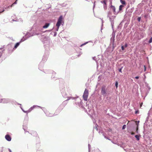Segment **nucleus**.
Returning <instances> with one entry per match:
<instances>
[{
	"mask_svg": "<svg viewBox=\"0 0 152 152\" xmlns=\"http://www.w3.org/2000/svg\"><path fill=\"white\" fill-rule=\"evenodd\" d=\"M116 18L115 16H112L109 17V20L111 23L112 28L113 30V27L114 26V20Z\"/></svg>",
	"mask_w": 152,
	"mask_h": 152,
	"instance_id": "obj_3",
	"label": "nucleus"
},
{
	"mask_svg": "<svg viewBox=\"0 0 152 152\" xmlns=\"http://www.w3.org/2000/svg\"><path fill=\"white\" fill-rule=\"evenodd\" d=\"M98 126L97 124H95V127H94V129H96V130L97 131L98 130V129L97 128Z\"/></svg>",
	"mask_w": 152,
	"mask_h": 152,
	"instance_id": "obj_23",
	"label": "nucleus"
},
{
	"mask_svg": "<svg viewBox=\"0 0 152 152\" xmlns=\"http://www.w3.org/2000/svg\"><path fill=\"white\" fill-rule=\"evenodd\" d=\"M35 107V105H34L32 107H30L29 109L27 110L28 113H29Z\"/></svg>",
	"mask_w": 152,
	"mask_h": 152,
	"instance_id": "obj_14",
	"label": "nucleus"
},
{
	"mask_svg": "<svg viewBox=\"0 0 152 152\" xmlns=\"http://www.w3.org/2000/svg\"><path fill=\"white\" fill-rule=\"evenodd\" d=\"M50 25V23H46L45 25L43 26V28H47Z\"/></svg>",
	"mask_w": 152,
	"mask_h": 152,
	"instance_id": "obj_12",
	"label": "nucleus"
},
{
	"mask_svg": "<svg viewBox=\"0 0 152 152\" xmlns=\"http://www.w3.org/2000/svg\"><path fill=\"white\" fill-rule=\"evenodd\" d=\"M70 98H72V99H74V98H73V97H69V99H68V100L70 99Z\"/></svg>",
	"mask_w": 152,
	"mask_h": 152,
	"instance_id": "obj_48",
	"label": "nucleus"
},
{
	"mask_svg": "<svg viewBox=\"0 0 152 152\" xmlns=\"http://www.w3.org/2000/svg\"><path fill=\"white\" fill-rule=\"evenodd\" d=\"M106 98H107V99L108 100H110L111 99V98L110 97H109V98H108V97H107Z\"/></svg>",
	"mask_w": 152,
	"mask_h": 152,
	"instance_id": "obj_46",
	"label": "nucleus"
},
{
	"mask_svg": "<svg viewBox=\"0 0 152 152\" xmlns=\"http://www.w3.org/2000/svg\"><path fill=\"white\" fill-rule=\"evenodd\" d=\"M112 0H109V1L110 2V4H112Z\"/></svg>",
	"mask_w": 152,
	"mask_h": 152,
	"instance_id": "obj_47",
	"label": "nucleus"
},
{
	"mask_svg": "<svg viewBox=\"0 0 152 152\" xmlns=\"http://www.w3.org/2000/svg\"><path fill=\"white\" fill-rule=\"evenodd\" d=\"M22 110V111L24 113H28V111H27H27H25L22 108V107H21Z\"/></svg>",
	"mask_w": 152,
	"mask_h": 152,
	"instance_id": "obj_38",
	"label": "nucleus"
},
{
	"mask_svg": "<svg viewBox=\"0 0 152 152\" xmlns=\"http://www.w3.org/2000/svg\"><path fill=\"white\" fill-rule=\"evenodd\" d=\"M20 104V108H21V104Z\"/></svg>",
	"mask_w": 152,
	"mask_h": 152,
	"instance_id": "obj_63",
	"label": "nucleus"
},
{
	"mask_svg": "<svg viewBox=\"0 0 152 152\" xmlns=\"http://www.w3.org/2000/svg\"><path fill=\"white\" fill-rule=\"evenodd\" d=\"M102 135L104 137V136H106L105 135V133L104 132H103V131H102Z\"/></svg>",
	"mask_w": 152,
	"mask_h": 152,
	"instance_id": "obj_41",
	"label": "nucleus"
},
{
	"mask_svg": "<svg viewBox=\"0 0 152 152\" xmlns=\"http://www.w3.org/2000/svg\"><path fill=\"white\" fill-rule=\"evenodd\" d=\"M135 137L136 138V139L137 141H138L139 140H140V136H139L137 135H136L135 136Z\"/></svg>",
	"mask_w": 152,
	"mask_h": 152,
	"instance_id": "obj_18",
	"label": "nucleus"
},
{
	"mask_svg": "<svg viewBox=\"0 0 152 152\" xmlns=\"http://www.w3.org/2000/svg\"><path fill=\"white\" fill-rule=\"evenodd\" d=\"M112 12L110 11H109L107 13V17L108 18L112 16Z\"/></svg>",
	"mask_w": 152,
	"mask_h": 152,
	"instance_id": "obj_16",
	"label": "nucleus"
},
{
	"mask_svg": "<svg viewBox=\"0 0 152 152\" xmlns=\"http://www.w3.org/2000/svg\"><path fill=\"white\" fill-rule=\"evenodd\" d=\"M106 88V86H102L101 88V94L104 96H105L107 94Z\"/></svg>",
	"mask_w": 152,
	"mask_h": 152,
	"instance_id": "obj_4",
	"label": "nucleus"
},
{
	"mask_svg": "<svg viewBox=\"0 0 152 152\" xmlns=\"http://www.w3.org/2000/svg\"><path fill=\"white\" fill-rule=\"evenodd\" d=\"M123 67L122 66L120 68H118V70L119 72H120L121 73H122V69H123Z\"/></svg>",
	"mask_w": 152,
	"mask_h": 152,
	"instance_id": "obj_21",
	"label": "nucleus"
},
{
	"mask_svg": "<svg viewBox=\"0 0 152 152\" xmlns=\"http://www.w3.org/2000/svg\"><path fill=\"white\" fill-rule=\"evenodd\" d=\"M122 4L125 5L126 4V1L123 0H120Z\"/></svg>",
	"mask_w": 152,
	"mask_h": 152,
	"instance_id": "obj_17",
	"label": "nucleus"
},
{
	"mask_svg": "<svg viewBox=\"0 0 152 152\" xmlns=\"http://www.w3.org/2000/svg\"><path fill=\"white\" fill-rule=\"evenodd\" d=\"M88 152H90V151L91 145L89 144H88Z\"/></svg>",
	"mask_w": 152,
	"mask_h": 152,
	"instance_id": "obj_32",
	"label": "nucleus"
},
{
	"mask_svg": "<svg viewBox=\"0 0 152 152\" xmlns=\"http://www.w3.org/2000/svg\"><path fill=\"white\" fill-rule=\"evenodd\" d=\"M57 26V28L56 29V30L55 31H58V29H59V27L60 26Z\"/></svg>",
	"mask_w": 152,
	"mask_h": 152,
	"instance_id": "obj_37",
	"label": "nucleus"
},
{
	"mask_svg": "<svg viewBox=\"0 0 152 152\" xmlns=\"http://www.w3.org/2000/svg\"><path fill=\"white\" fill-rule=\"evenodd\" d=\"M124 46V47L126 48L127 46V44H125Z\"/></svg>",
	"mask_w": 152,
	"mask_h": 152,
	"instance_id": "obj_45",
	"label": "nucleus"
},
{
	"mask_svg": "<svg viewBox=\"0 0 152 152\" xmlns=\"http://www.w3.org/2000/svg\"><path fill=\"white\" fill-rule=\"evenodd\" d=\"M23 129L25 132H26V131L27 130V127H24V126H23Z\"/></svg>",
	"mask_w": 152,
	"mask_h": 152,
	"instance_id": "obj_27",
	"label": "nucleus"
},
{
	"mask_svg": "<svg viewBox=\"0 0 152 152\" xmlns=\"http://www.w3.org/2000/svg\"><path fill=\"white\" fill-rule=\"evenodd\" d=\"M88 43V42H86V43H83V44H82V45H80V47H82V46L84 45H85L87 43Z\"/></svg>",
	"mask_w": 152,
	"mask_h": 152,
	"instance_id": "obj_40",
	"label": "nucleus"
},
{
	"mask_svg": "<svg viewBox=\"0 0 152 152\" xmlns=\"http://www.w3.org/2000/svg\"><path fill=\"white\" fill-rule=\"evenodd\" d=\"M124 46H122L121 47V48L122 50H124Z\"/></svg>",
	"mask_w": 152,
	"mask_h": 152,
	"instance_id": "obj_42",
	"label": "nucleus"
},
{
	"mask_svg": "<svg viewBox=\"0 0 152 152\" xmlns=\"http://www.w3.org/2000/svg\"><path fill=\"white\" fill-rule=\"evenodd\" d=\"M7 47L8 48H10V47H11V45L10 44L8 45H7Z\"/></svg>",
	"mask_w": 152,
	"mask_h": 152,
	"instance_id": "obj_49",
	"label": "nucleus"
},
{
	"mask_svg": "<svg viewBox=\"0 0 152 152\" xmlns=\"http://www.w3.org/2000/svg\"><path fill=\"white\" fill-rule=\"evenodd\" d=\"M56 35H57V33H56V32H55L54 33V34L53 36L54 37H55V36H56Z\"/></svg>",
	"mask_w": 152,
	"mask_h": 152,
	"instance_id": "obj_44",
	"label": "nucleus"
},
{
	"mask_svg": "<svg viewBox=\"0 0 152 152\" xmlns=\"http://www.w3.org/2000/svg\"><path fill=\"white\" fill-rule=\"evenodd\" d=\"M124 7V6L122 5H120L119 7V11H120L122 10V8Z\"/></svg>",
	"mask_w": 152,
	"mask_h": 152,
	"instance_id": "obj_20",
	"label": "nucleus"
},
{
	"mask_svg": "<svg viewBox=\"0 0 152 152\" xmlns=\"http://www.w3.org/2000/svg\"><path fill=\"white\" fill-rule=\"evenodd\" d=\"M135 78L136 79H138L139 78V76H136L135 77Z\"/></svg>",
	"mask_w": 152,
	"mask_h": 152,
	"instance_id": "obj_52",
	"label": "nucleus"
},
{
	"mask_svg": "<svg viewBox=\"0 0 152 152\" xmlns=\"http://www.w3.org/2000/svg\"><path fill=\"white\" fill-rule=\"evenodd\" d=\"M139 113V111L138 110H136L135 111V114H137L138 113Z\"/></svg>",
	"mask_w": 152,
	"mask_h": 152,
	"instance_id": "obj_43",
	"label": "nucleus"
},
{
	"mask_svg": "<svg viewBox=\"0 0 152 152\" xmlns=\"http://www.w3.org/2000/svg\"><path fill=\"white\" fill-rule=\"evenodd\" d=\"M5 138L8 141H10L11 140V137L8 134H7L5 135Z\"/></svg>",
	"mask_w": 152,
	"mask_h": 152,
	"instance_id": "obj_10",
	"label": "nucleus"
},
{
	"mask_svg": "<svg viewBox=\"0 0 152 152\" xmlns=\"http://www.w3.org/2000/svg\"><path fill=\"white\" fill-rule=\"evenodd\" d=\"M83 103L82 101H80V102L75 103V104L77 105L80 107L82 109H84V107L83 106Z\"/></svg>",
	"mask_w": 152,
	"mask_h": 152,
	"instance_id": "obj_9",
	"label": "nucleus"
},
{
	"mask_svg": "<svg viewBox=\"0 0 152 152\" xmlns=\"http://www.w3.org/2000/svg\"><path fill=\"white\" fill-rule=\"evenodd\" d=\"M17 0L15 1L10 6H9L7 7V8H9L10 7H12L14 4H16L17 3Z\"/></svg>",
	"mask_w": 152,
	"mask_h": 152,
	"instance_id": "obj_19",
	"label": "nucleus"
},
{
	"mask_svg": "<svg viewBox=\"0 0 152 152\" xmlns=\"http://www.w3.org/2000/svg\"><path fill=\"white\" fill-rule=\"evenodd\" d=\"M148 42L149 43H151L152 42V37L149 40Z\"/></svg>",
	"mask_w": 152,
	"mask_h": 152,
	"instance_id": "obj_29",
	"label": "nucleus"
},
{
	"mask_svg": "<svg viewBox=\"0 0 152 152\" xmlns=\"http://www.w3.org/2000/svg\"><path fill=\"white\" fill-rule=\"evenodd\" d=\"M102 130H100V131H99V133H101V134H102Z\"/></svg>",
	"mask_w": 152,
	"mask_h": 152,
	"instance_id": "obj_53",
	"label": "nucleus"
},
{
	"mask_svg": "<svg viewBox=\"0 0 152 152\" xmlns=\"http://www.w3.org/2000/svg\"><path fill=\"white\" fill-rule=\"evenodd\" d=\"M54 28V27L53 28L51 29L48 30H46L45 31V32H50Z\"/></svg>",
	"mask_w": 152,
	"mask_h": 152,
	"instance_id": "obj_35",
	"label": "nucleus"
},
{
	"mask_svg": "<svg viewBox=\"0 0 152 152\" xmlns=\"http://www.w3.org/2000/svg\"><path fill=\"white\" fill-rule=\"evenodd\" d=\"M95 1H94V5H95Z\"/></svg>",
	"mask_w": 152,
	"mask_h": 152,
	"instance_id": "obj_58",
	"label": "nucleus"
},
{
	"mask_svg": "<svg viewBox=\"0 0 152 152\" xmlns=\"http://www.w3.org/2000/svg\"><path fill=\"white\" fill-rule=\"evenodd\" d=\"M149 17V15L148 13L145 14L144 15V17L146 20Z\"/></svg>",
	"mask_w": 152,
	"mask_h": 152,
	"instance_id": "obj_15",
	"label": "nucleus"
},
{
	"mask_svg": "<svg viewBox=\"0 0 152 152\" xmlns=\"http://www.w3.org/2000/svg\"><path fill=\"white\" fill-rule=\"evenodd\" d=\"M47 57L43 56L42 60L44 61H45L47 59Z\"/></svg>",
	"mask_w": 152,
	"mask_h": 152,
	"instance_id": "obj_30",
	"label": "nucleus"
},
{
	"mask_svg": "<svg viewBox=\"0 0 152 152\" xmlns=\"http://www.w3.org/2000/svg\"><path fill=\"white\" fill-rule=\"evenodd\" d=\"M95 5H93V9H94V8L95 7Z\"/></svg>",
	"mask_w": 152,
	"mask_h": 152,
	"instance_id": "obj_59",
	"label": "nucleus"
},
{
	"mask_svg": "<svg viewBox=\"0 0 152 152\" xmlns=\"http://www.w3.org/2000/svg\"><path fill=\"white\" fill-rule=\"evenodd\" d=\"M124 22V20H122L119 24V26H122L123 23Z\"/></svg>",
	"mask_w": 152,
	"mask_h": 152,
	"instance_id": "obj_25",
	"label": "nucleus"
},
{
	"mask_svg": "<svg viewBox=\"0 0 152 152\" xmlns=\"http://www.w3.org/2000/svg\"><path fill=\"white\" fill-rule=\"evenodd\" d=\"M144 66V67H145V70L146 69V67H145V66Z\"/></svg>",
	"mask_w": 152,
	"mask_h": 152,
	"instance_id": "obj_62",
	"label": "nucleus"
},
{
	"mask_svg": "<svg viewBox=\"0 0 152 152\" xmlns=\"http://www.w3.org/2000/svg\"><path fill=\"white\" fill-rule=\"evenodd\" d=\"M141 19V17H139L137 18V20L138 22H140V21Z\"/></svg>",
	"mask_w": 152,
	"mask_h": 152,
	"instance_id": "obj_26",
	"label": "nucleus"
},
{
	"mask_svg": "<svg viewBox=\"0 0 152 152\" xmlns=\"http://www.w3.org/2000/svg\"><path fill=\"white\" fill-rule=\"evenodd\" d=\"M0 50H2V51H3L5 50L4 49V48L3 47L1 48H0Z\"/></svg>",
	"mask_w": 152,
	"mask_h": 152,
	"instance_id": "obj_39",
	"label": "nucleus"
},
{
	"mask_svg": "<svg viewBox=\"0 0 152 152\" xmlns=\"http://www.w3.org/2000/svg\"><path fill=\"white\" fill-rule=\"evenodd\" d=\"M118 82L117 81H116L115 82V86L116 87V89L118 87Z\"/></svg>",
	"mask_w": 152,
	"mask_h": 152,
	"instance_id": "obj_24",
	"label": "nucleus"
},
{
	"mask_svg": "<svg viewBox=\"0 0 152 152\" xmlns=\"http://www.w3.org/2000/svg\"><path fill=\"white\" fill-rule=\"evenodd\" d=\"M25 40H26V39H24V37L23 38H22L21 39V40H20V42H17V43L15 45V46H14V48H15V49L19 45L20 42H22L24 41Z\"/></svg>",
	"mask_w": 152,
	"mask_h": 152,
	"instance_id": "obj_8",
	"label": "nucleus"
},
{
	"mask_svg": "<svg viewBox=\"0 0 152 152\" xmlns=\"http://www.w3.org/2000/svg\"><path fill=\"white\" fill-rule=\"evenodd\" d=\"M2 53L0 52V58L1 57V56H2Z\"/></svg>",
	"mask_w": 152,
	"mask_h": 152,
	"instance_id": "obj_57",
	"label": "nucleus"
},
{
	"mask_svg": "<svg viewBox=\"0 0 152 152\" xmlns=\"http://www.w3.org/2000/svg\"><path fill=\"white\" fill-rule=\"evenodd\" d=\"M148 0H143L142 1L143 3H144L145 4V3H146L147 1H148Z\"/></svg>",
	"mask_w": 152,
	"mask_h": 152,
	"instance_id": "obj_33",
	"label": "nucleus"
},
{
	"mask_svg": "<svg viewBox=\"0 0 152 152\" xmlns=\"http://www.w3.org/2000/svg\"><path fill=\"white\" fill-rule=\"evenodd\" d=\"M104 138L110 140L108 138V137H106V136H104Z\"/></svg>",
	"mask_w": 152,
	"mask_h": 152,
	"instance_id": "obj_51",
	"label": "nucleus"
},
{
	"mask_svg": "<svg viewBox=\"0 0 152 152\" xmlns=\"http://www.w3.org/2000/svg\"><path fill=\"white\" fill-rule=\"evenodd\" d=\"M126 125H124L122 127V129H124L126 128Z\"/></svg>",
	"mask_w": 152,
	"mask_h": 152,
	"instance_id": "obj_34",
	"label": "nucleus"
},
{
	"mask_svg": "<svg viewBox=\"0 0 152 152\" xmlns=\"http://www.w3.org/2000/svg\"><path fill=\"white\" fill-rule=\"evenodd\" d=\"M131 134L132 135H134V132H132V133H131Z\"/></svg>",
	"mask_w": 152,
	"mask_h": 152,
	"instance_id": "obj_56",
	"label": "nucleus"
},
{
	"mask_svg": "<svg viewBox=\"0 0 152 152\" xmlns=\"http://www.w3.org/2000/svg\"><path fill=\"white\" fill-rule=\"evenodd\" d=\"M137 129H137V130L136 131V132H138Z\"/></svg>",
	"mask_w": 152,
	"mask_h": 152,
	"instance_id": "obj_64",
	"label": "nucleus"
},
{
	"mask_svg": "<svg viewBox=\"0 0 152 152\" xmlns=\"http://www.w3.org/2000/svg\"><path fill=\"white\" fill-rule=\"evenodd\" d=\"M110 8L111 10L113 11V13L115 15H117L119 12V11H116L115 8V6L111 5L110 7Z\"/></svg>",
	"mask_w": 152,
	"mask_h": 152,
	"instance_id": "obj_7",
	"label": "nucleus"
},
{
	"mask_svg": "<svg viewBox=\"0 0 152 152\" xmlns=\"http://www.w3.org/2000/svg\"><path fill=\"white\" fill-rule=\"evenodd\" d=\"M139 34L140 35L141 38H143L145 35V33L143 32H141Z\"/></svg>",
	"mask_w": 152,
	"mask_h": 152,
	"instance_id": "obj_13",
	"label": "nucleus"
},
{
	"mask_svg": "<svg viewBox=\"0 0 152 152\" xmlns=\"http://www.w3.org/2000/svg\"><path fill=\"white\" fill-rule=\"evenodd\" d=\"M8 150L9 151V152H12L10 148H8Z\"/></svg>",
	"mask_w": 152,
	"mask_h": 152,
	"instance_id": "obj_54",
	"label": "nucleus"
},
{
	"mask_svg": "<svg viewBox=\"0 0 152 152\" xmlns=\"http://www.w3.org/2000/svg\"><path fill=\"white\" fill-rule=\"evenodd\" d=\"M63 19V17L62 16H60L58 19L57 23L56 24V26H60L62 23V20Z\"/></svg>",
	"mask_w": 152,
	"mask_h": 152,
	"instance_id": "obj_5",
	"label": "nucleus"
},
{
	"mask_svg": "<svg viewBox=\"0 0 152 152\" xmlns=\"http://www.w3.org/2000/svg\"><path fill=\"white\" fill-rule=\"evenodd\" d=\"M88 90L86 88L85 89V91L83 93V99L85 101H86L88 99Z\"/></svg>",
	"mask_w": 152,
	"mask_h": 152,
	"instance_id": "obj_2",
	"label": "nucleus"
},
{
	"mask_svg": "<svg viewBox=\"0 0 152 152\" xmlns=\"http://www.w3.org/2000/svg\"><path fill=\"white\" fill-rule=\"evenodd\" d=\"M102 26L103 25V20H102Z\"/></svg>",
	"mask_w": 152,
	"mask_h": 152,
	"instance_id": "obj_60",
	"label": "nucleus"
},
{
	"mask_svg": "<svg viewBox=\"0 0 152 152\" xmlns=\"http://www.w3.org/2000/svg\"><path fill=\"white\" fill-rule=\"evenodd\" d=\"M110 43L112 45L113 48H112L111 47H108L107 48V50H108V51L109 52V53H111L114 50V48L116 46V45H114V42L115 41V38L111 37L110 38Z\"/></svg>",
	"mask_w": 152,
	"mask_h": 152,
	"instance_id": "obj_1",
	"label": "nucleus"
},
{
	"mask_svg": "<svg viewBox=\"0 0 152 152\" xmlns=\"http://www.w3.org/2000/svg\"><path fill=\"white\" fill-rule=\"evenodd\" d=\"M104 9H105V10H106L107 9V4H106V5H105V4L104 5Z\"/></svg>",
	"mask_w": 152,
	"mask_h": 152,
	"instance_id": "obj_36",
	"label": "nucleus"
},
{
	"mask_svg": "<svg viewBox=\"0 0 152 152\" xmlns=\"http://www.w3.org/2000/svg\"><path fill=\"white\" fill-rule=\"evenodd\" d=\"M10 99H0V102L3 103H6L10 102Z\"/></svg>",
	"mask_w": 152,
	"mask_h": 152,
	"instance_id": "obj_6",
	"label": "nucleus"
},
{
	"mask_svg": "<svg viewBox=\"0 0 152 152\" xmlns=\"http://www.w3.org/2000/svg\"><path fill=\"white\" fill-rule=\"evenodd\" d=\"M147 86L149 90H150V87L148 86V85H147Z\"/></svg>",
	"mask_w": 152,
	"mask_h": 152,
	"instance_id": "obj_55",
	"label": "nucleus"
},
{
	"mask_svg": "<svg viewBox=\"0 0 152 152\" xmlns=\"http://www.w3.org/2000/svg\"><path fill=\"white\" fill-rule=\"evenodd\" d=\"M93 59L94 60L96 61V57L95 56V57H93Z\"/></svg>",
	"mask_w": 152,
	"mask_h": 152,
	"instance_id": "obj_50",
	"label": "nucleus"
},
{
	"mask_svg": "<svg viewBox=\"0 0 152 152\" xmlns=\"http://www.w3.org/2000/svg\"><path fill=\"white\" fill-rule=\"evenodd\" d=\"M148 117H147V118H146V121H148Z\"/></svg>",
	"mask_w": 152,
	"mask_h": 152,
	"instance_id": "obj_61",
	"label": "nucleus"
},
{
	"mask_svg": "<svg viewBox=\"0 0 152 152\" xmlns=\"http://www.w3.org/2000/svg\"><path fill=\"white\" fill-rule=\"evenodd\" d=\"M33 36V34H32L30 33L29 32H27L26 34L25 35V37L26 38H24V39H27V38H29V37L32 36Z\"/></svg>",
	"mask_w": 152,
	"mask_h": 152,
	"instance_id": "obj_11",
	"label": "nucleus"
},
{
	"mask_svg": "<svg viewBox=\"0 0 152 152\" xmlns=\"http://www.w3.org/2000/svg\"><path fill=\"white\" fill-rule=\"evenodd\" d=\"M115 33L114 32H113L112 34L111 37H113L115 38Z\"/></svg>",
	"mask_w": 152,
	"mask_h": 152,
	"instance_id": "obj_31",
	"label": "nucleus"
},
{
	"mask_svg": "<svg viewBox=\"0 0 152 152\" xmlns=\"http://www.w3.org/2000/svg\"><path fill=\"white\" fill-rule=\"evenodd\" d=\"M101 3L103 4H104L106 5V1L105 0H104L103 1H101Z\"/></svg>",
	"mask_w": 152,
	"mask_h": 152,
	"instance_id": "obj_28",
	"label": "nucleus"
},
{
	"mask_svg": "<svg viewBox=\"0 0 152 152\" xmlns=\"http://www.w3.org/2000/svg\"><path fill=\"white\" fill-rule=\"evenodd\" d=\"M46 115L48 116L49 117H51L53 116V115L52 114H50V113L49 114L48 112L47 113Z\"/></svg>",
	"mask_w": 152,
	"mask_h": 152,
	"instance_id": "obj_22",
	"label": "nucleus"
}]
</instances>
